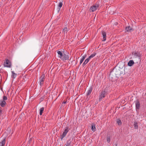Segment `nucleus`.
Wrapping results in <instances>:
<instances>
[{
  "label": "nucleus",
  "mask_w": 146,
  "mask_h": 146,
  "mask_svg": "<svg viewBox=\"0 0 146 146\" xmlns=\"http://www.w3.org/2000/svg\"><path fill=\"white\" fill-rule=\"evenodd\" d=\"M57 52L58 55V57L62 61H65L66 60L69 59V56L68 54H65L64 53H62L60 51H57Z\"/></svg>",
  "instance_id": "1"
},
{
  "label": "nucleus",
  "mask_w": 146,
  "mask_h": 146,
  "mask_svg": "<svg viewBox=\"0 0 146 146\" xmlns=\"http://www.w3.org/2000/svg\"><path fill=\"white\" fill-rule=\"evenodd\" d=\"M7 96H4L3 98V99L0 100V105L2 107H4L6 104L5 100H7Z\"/></svg>",
  "instance_id": "2"
},
{
  "label": "nucleus",
  "mask_w": 146,
  "mask_h": 146,
  "mask_svg": "<svg viewBox=\"0 0 146 146\" xmlns=\"http://www.w3.org/2000/svg\"><path fill=\"white\" fill-rule=\"evenodd\" d=\"M99 5L98 4L96 3L95 4L91 7L89 10L91 12H93L95 11L97 9H99Z\"/></svg>",
  "instance_id": "3"
},
{
  "label": "nucleus",
  "mask_w": 146,
  "mask_h": 146,
  "mask_svg": "<svg viewBox=\"0 0 146 146\" xmlns=\"http://www.w3.org/2000/svg\"><path fill=\"white\" fill-rule=\"evenodd\" d=\"M69 130L70 129H69L68 127L67 126H66L65 127V128L64 129V131L63 132L62 134L60 135V138L61 140H62L63 138L66 136Z\"/></svg>",
  "instance_id": "4"
},
{
  "label": "nucleus",
  "mask_w": 146,
  "mask_h": 146,
  "mask_svg": "<svg viewBox=\"0 0 146 146\" xmlns=\"http://www.w3.org/2000/svg\"><path fill=\"white\" fill-rule=\"evenodd\" d=\"M107 94V92L105 90H102L100 93L99 100V101H101L102 98H104Z\"/></svg>",
  "instance_id": "5"
},
{
  "label": "nucleus",
  "mask_w": 146,
  "mask_h": 146,
  "mask_svg": "<svg viewBox=\"0 0 146 146\" xmlns=\"http://www.w3.org/2000/svg\"><path fill=\"white\" fill-rule=\"evenodd\" d=\"M45 75L44 74H42L39 78V81L38 83H39L40 86H42L44 80Z\"/></svg>",
  "instance_id": "6"
},
{
  "label": "nucleus",
  "mask_w": 146,
  "mask_h": 146,
  "mask_svg": "<svg viewBox=\"0 0 146 146\" xmlns=\"http://www.w3.org/2000/svg\"><path fill=\"white\" fill-rule=\"evenodd\" d=\"M4 65L5 67H10L11 63L7 59L6 60V61L4 62Z\"/></svg>",
  "instance_id": "7"
},
{
  "label": "nucleus",
  "mask_w": 146,
  "mask_h": 146,
  "mask_svg": "<svg viewBox=\"0 0 146 146\" xmlns=\"http://www.w3.org/2000/svg\"><path fill=\"white\" fill-rule=\"evenodd\" d=\"M135 106L136 109L139 110L140 107V104L138 101H137L135 102Z\"/></svg>",
  "instance_id": "8"
},
{
  "label": "nucleus",
  "mask_w": 146,
  "mask_h": 146,
  "mask_svg": "<svg viewBox=\"0 0 146 146\" xmlns=\"http://www.w3.org/2000/svg\"><path fill=\"white\" fill-rule=\"evenodd\" d=\"M126 31L128 32H130L133 30V29L129 26H128L126 28Z\"/></svg>",
  "instance_id": "9"
},
{
  "label": "nucleus",
  "mask_w": 146,
  "mask_h": 146,
  "mask_svg": "<svg viewBox=\"0 0 146 146\" xmlns=\"http://www.w3.org/2000/svg\"><path fill=\"white\" fill-rule=\"evenodd\" d=\"M102 35L103 36V40H102L103 41H105L106 40V34L105 32L102 31Z\"/></svg>",
  "instance_id": "10"
},
{
  "label": "nucleus",
  "mask_w": 146,
  "mask_h": 146,
  "mask_svg": "<svg viewBox=\"0 0 146 146\" xmlns=\"http://www.w3.org/2000/svg\"><path fill=\"white\" fill-rule=\"evenodd\" d=\"M92 87L91 86L89 88L88 90V91H87V94H86L88 96L92 92Z\"/></svg>",
  "instance_id": "11"
},
{
  "label": "nucleus",
  "mask_w": 146,
  "mask_h": 146,
  "mask_svg": "<svg viewBox=\"0 0 146 146\" xmlns=\"http://www.w3.org/2000/svg\"><path fill=\"white\" fill-rule=\"evenodd\" d=\"M90 59L88 58H86L84 62H83L82 66L84 67L85 66V65L88 62Z\"/></svg>",
  "instance_id": "12"
},
{
  "label": "nucleus",
  "mask_w": 146,
  "mask_h": 146,
  "mask_svg": "<svg viewBox=\"0 0 146 146\" xmlns=\"http://www.w3.org/2000/svg\"><path fill=\"white\" fill-rule=\"evenodd\" d=\"M5 139H4L1 142H0V146H5Z\"/></svg>",
  "instance_id": "13"
},
{
  "label": "nucleus",
  "mask_w": 146,
  "mask_h": 146,
  "mask_svg": "<svg viewBox=\"0 0 146 146\" xmlns=\"http://www.w3.org/2000/svg\"><path fill=\"white\" fill-rule=\"evenodd\" d=\"M134 63V62L133 60H130L128 62V65L129 66H131L133 65Z\"/></svg>",
  "instance_id": "14"
},
{
  "label": "nucleus",
  "mask_w": 146,
  "mask_h": 146,
  "mask_svg": "<svg viewBox=\"0 0 146 146\" xmlns=\"http://www.w3.org/2000/svg\"><path fill=\"white\" fill-rule=\"evenodd\" d=\"M96 53L95 52H94L92 54H91L88 58L90 60L91 58L94 57L96 55Z\"/></svg>",
  "instance_id": "15"
},
{
  "label": "nucleus",
  "mask_w": 146,
  "mask_h": 146,
  "mask_svg": "<svg viewBox=\"0 0 146 146\" xmlns=\"http://www.w3.org/2000/svg\"><path fill=\"white\" fill-rule=\"evenodd\" d=\"M11 77L13 78H15L17 76V74L15 73L13 71H11Z\"/></svg>",
  "instance_id": "16"
},
{
  "label": "nucleus",
  "mask_w": 146,
  "mask_h": 146,
  "mask_svg": "<svg viewBox=\"0 0 146 146\" xmlns=\"http://www.w3.org/2000/svg\"><path fill=\"white\" fill-rule=\"evenodd\" d=\"M68 31V29L67 28V27L66 26L65 27L63 30V32L64 34H65L66 33L67 31Z\"/></svg>",
  "instance_id": "17"
},
{
  "label": "nucleus",
  "mask_w": 146,
  "mask_h": 146,
  "mask_svg": "<svg viewBox=\"0 0 146 146\" xmlns=\"http://www.w3.org/2000/svg\"><path fill=\"white\" fill-rule=\"evenodd\" d=\"M58 9L60 10L61 8L62 7V2H60L58 3Z\"/></svg>",
  "instance_id": "18"
},
{
  "label": "nucleus",
  "mask_w": 146,
  "mask_h": 146,
  "mask_svg": "<svg viewBox=\"0 0 146 146\" xmlns=\"http://www.w3.org/2000/svg\"><path fill=\"white\" fill-rule=\"evenodd\" d=\"M44 110V108L43 107H42V108H41L40 109L39 114L40 115H42V113L43 112Z\"/></svg>",
  "instance_id": "19"
},
{
  "label": "nucleus",
  "mask_w": 146,
  "mask_h": 146,
  "mask_svg": "<svg viewBox=\"0 0 146 146\" xmlns=\"http://www.w3.org/2000/svg\"><path fill=\"white\" fill-rule=\"evenodd\" d=\"M71 144V142L70 141H68L66 144H65V146H70Z\"/></svg>",
  "instance_id": "20"
},
{
  "label": "nucleus",
  "mask_w": 146,
  "mask_h": 146,
  "mask_svg": "<svg viewBox=\"0 0 146 146\" xmlns=\"http://www.w3.org/2000/svg\"><path fill=\"white\" fill-rule=\"evenodd\" d=\"M134 126L135 129H137L138 128V125L137 122H135L134 124Z\"/></svg>",
  "instance_id": "21"
},
{
  "label": "nucleus",
  "mask_w": 146,
  "mask_h": 146,
  "mask_svg": "<svg viewBox=\"0 0 146 146\" xmlns=\"http://www.w3.org/2000/svg\"><path fill=\"white\" fill-rule=\"evenodd\" d=\"M92 130L94 132L95 131H96V128L95 125H92Z\"/></svg>",
  "instance_id": "22"
},
{
  "label": "nucleus",
  "mask_w": 146,
  "mask_h": 146,
  "mask_svg": "<svg viewBox=\"0 0 146 146\" xmlns=\"http://www.w3.org/2000/svg\"><path fill=\"white\" fill-rule=\"evenodd\" d=\"M117 122L118 125H120L121 124V121L119 119H117Z\"/></svg>",
  "instance_id": "23"
},
{
  "label": "nucleus",
  "mask_w": 146,
  "mask_h": 146,
  "mask_svg": "<svg viewBox=\"0 0 146 146\" xmlns=\"http://www.w3.org/2000/svg\"><path fill=\"white\" fill-rule=\"evenodd\" d=\"M110 137H107V142L109 143L110 141Z\"/></svg>",
  "instance_id": "24"
},
{
  "label": "nucleus",
  "mask_w": 146,
  "mask_h": 146,
  "mask_svg": "<svg viewBox=\"0 0 146 146\" xmlns=\"http://www.w3.org/2000/svg\"><path fill=\"white\" fill-rule=\"evenodd\" d=\"M86 54H85V55H84V56H83L82 57V59L84 60V59L86 58Z\"/></svg>",
  "instance_id": "25"
},
{
  "label": "nucleus",
  "mask_w": 146,
  "mask_h": 146,
  "mask_svg": "<svg viewBox=\"0 0 146 146\" xmlns=\"http://www.w3.org/2000/svg\"><path fill=\"white\" fill-rule=\"evenodd\" d=\"M84 60L82 59V58L81 59V60H80V65L82 63V62H83Z\"/></svg>",
  "instance_id": "26"
},
{
  "label": "nucleus",
  "mask_w": 146,
  "mask_h": 146,
  "mask_svg": "<svg viewBox=\"0 0 146 146\" xmlns=\"http://www.w3.org/2000/svg\"><path fill=\"white\" fill-rule=\"evenodd\" d=\"M2 110L1 109H0V116H1V115L2 114Z\"/></svg>",
  "instance_id": "27"
},
{
  "label": "nucleus",
  "mask_w": 146,
  "mask_h": 146,
  "mask_svg": "<svg viewBox=\"0 0 146 146\" xmlns=\"http://www.w3.org/2000/svg\"><path fill=\"white\" fill-rule=\"evenodd\" d=\"M66 101H64L62 102V104H66Z\"/></svg>",
  "instance_id": "28"
}]
</instances>
